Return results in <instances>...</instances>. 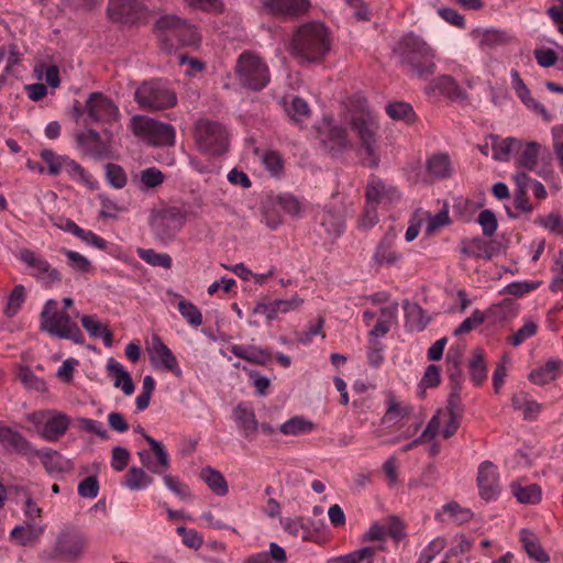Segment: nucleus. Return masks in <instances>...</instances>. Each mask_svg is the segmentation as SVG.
<instances>
[{"instance_id":"nucleus-1","label":"nucleus","mask_w":563,"mask_h":563,"mask_svg":"<svg viewBox=\"0 0 563 563\" xmlns=\"http://www.w3.org/2000/svg\"><path fill=\"white\" fill-rule=\"evenodd\" d=\"M332 38L330 30L319 21L299 25L292 34L291 54L301 63L317 64L330 53Z\"/></svg>"},{"instance_id":"nucleus-2","label":"nucleus","mask_w":563,"mask_h":563,"mask_svg":"<svg viewBox=\"0 0 563 563\" xmlns=\"http://www.w3.org/2000/svg\"><path fill=\"white\" fill-rule=\"evenodd\" d=\"M395 54L401 65L419 79H428L437 71V51L422 36L408 32L397 42Z\"/></svg>"},{"instance_id":"nucleus-3","label":"nucleus","mask_w":563,"mask_h":563,"mask_svg":"<svg viewBox=\"0 0 563 563\" xmlns=\"http://www.w3.org/2000/svg\"><path fill=\"white\" fill-rule=\"evenodd\" d=\"M155 30L161 47L167 52L174 49L177 44L196 46L201 38L195 25L173 14L161 16L155 24Z\"/></svg>"},{"instance_id":"nucleus-4","label":"nucleus","mask_w":563,"mask_h":563,"mask_svg":"<svg viewBox=\"0 0 563 563\" xmlns=\"http://www.w3.org/2000/svg\"><path fill=\"white\" fill-rule=\"evenodd\" d=\"M57 301L48 299L41 312V329L52 336L73 341L82 345L85 336L76 322L66 311L57 310Z\"/></svg>"},{"instance_id":"nucleus-5","label":"nucleus","mask_w":563,"mask_h":563,"mask_svg":"<svg viewBox=\"0 0 563 563\" xmlns=\"http://www.w3.org/2000/svg\"><path fill=\"white\" fill-rule=\"evenodd\" d=\"M351 128L357 134L363 151V163L367 167H376L379 163L377 154V133L378 122L367 108H362L360 112L353 114Z\"/></svg>"},{"instance_id":"nucleus-6","label":"nucleus","mask_w":563,"mask_h":563,"mask_svg":"<svg viewBox=\"0 0 563 563\" xmlns=\"http://www.w3.org/2000/svg\"><path fill=\"white\" fill-rule=\"evenodd\" d=\"M235 75L243 87L254 91L264 89L271 81L266 62L252 51H244L239 56Z\"/></svg>"},{"instance_id":"nucleus-7","label":"nucleus","mask_w":563,"mask_h":563,"mask_svg":"<svg viewBox=\"0 0 563 563\" xmlns=\"http://www.w3.org/2000/svg\"><path fill=\"white\" fill-rule=\"evenodd\" d=\"M134 99L141 109L159 111L176 106V92L166 81L153 79L141 84L134 92Z\"/></svg>"},{"instance_id":"nucleus-8","label":"nucleus","mask_w":563,"mask_h":563,"mask_svg":"<svg viewBox=\"0 0 563 563\" xmlns=\"http://www.w3.org/2000/svg\"><path fill=\"white\" fill-rule=\"evenodd\" d=\"M195 141L200 152L219 156L227 152L229 146V133L225 126L219 122L200 119L195 124Z\"/></svg>"},{"instance_id":"nucleus-9","label":"nucleus","mask_w":563,"mask_h":563,"mask_svg":"<svg viewBox=\"0 0 563 563\" xmlns=\"http://www.w3.org/2000/svg\"><path fill=\"white\" fill-rule=\"evenodd\" d=\"M36 433L47 442H57L70 427V417L56 409L37 410L29 415Z\"/></svg>"},{"instance_id":"nucleus-10","label":"nucleus","mask_w":563,"mask_h":563,"mask_svg":"<svg viewBox=\"0 0 563 563\" xmlns=\"http://www.w3.org/2000/svg\"><path fill=\"white\" fill-rule=\"evenodd\" d=\"M130 129L135 136L155 146L173 145L176 131L173 125L163 123L146 115H134Z\"/></svg>"},{"instance_id":"nucleus-11","label":"nucleus","mask_w":563,"mask_h":563,"mask_svg":"<svg viewBox=\"0 0 563 563\" xmlns=\"http://www.w3.org/2000/svg\"><path fill=\"white\" fill-rule=\"evenodd\" d=\"M187 220L185 210L178 207H169L155 210L150 217V227L153 235L163 243H169L176 239Z\"/></svg>"},{"instance_id":"nucleus-12","label":"nucleus","mask_w":563,"mask_h":563,"mask_svg":"<svg viewBox=\"0 0 563 563\" xmlns=\"http://www.w3.org/2000/svg\"><path fill=\"white\" fill-rule=\"evenodd\" d=\"M146 352L150 363L155 369L170 372L178 378L183 376L177 357L159 335L153 334L151 336L146 342Z\"/></svg>"},{"instance_id":"nucleus-13","label":"nucleus","mask_w":563,"mask_h":563,"mask_svg":"<svg viewBox=\"0 0 563 563\" xmlns=\"http://www.w3.org/2000/svg\"><path fill=\"white\" fill-rule=\"evenodd\" d=\"M86 111L90 122L108 123L117 122L119 109L111 99L100 92H92L86 101Z\"/></svg>"},{"instance_id":"nucleus-14","label":"nucleus","mask_w":563,"mask_h":563,"mask_svg":"<svg viewBox=\"0 0 563 563\" xmlns=\"http://www.w3.org/2000/svg\"><path fill=\"white\" fill-rule=\"evenodd\" d=\"M365 197L369 206L388 207L399 201L401 195L393 184L371 175L367 180Z\"/></svg>"},{"instance_id":"nucleus-15","label":"nucleus","mask_w":563,"mask_h":563,"mask_svg":"<svg viewBox=\"0 0 563 563\" xmlns=\"http://www.w3.org/2000/svg\"><path fill=\"white\" fill-rule=\"evenodd\" d=\"M21 261L31 268V275L49 287L62 280L60 273L54 268L44 257L37 255L31 250H23L20 255Z\"/></svg>"},{"instance_id":"nucleus-16","label":"nucleus","mask_w":563,"mask_h":563,"mask_svg":"<svg viewBox=\"0 0 563 563\" xmlns=\"http://www.w3.org/2000/svg\"><path fill=\"white\" fill-rule=\"evenodd\" d=\"M87 545V538L75 530L62 531L56 540L55 555L68 562L77 561L84 553Z\"/></svg>"},{"instance_id":"nucleus-17","label":"nucleus","mask_w":563,"mask_h":563,"mask_svg":"<svg viewBox=\"0 0 563 563\" xmlns=\"http://www.w3.org/2000/svg\"><path fill=\"white\" fill-rule=\"evenodd\" d=\"M477 486L479 496L487 500H495L500 493L499 474L497 467L490 461L479 464L477 471Z\"/></svg>"},{"instance_id":"nucleus-18","label":"nucleus","mask_w":563,"mask_h":563,"mask_svg":"<svg viewBox=\"0 0 563 563\" xmlns=\"http://www.w3.org/2000/svg\"><path fill=\"white\" fill-rule=\"evenodd\" d=\"M31 456L38 457L47 474L55 478L63 477L74 468V464L69 459L53 449L38 450L35 448Z\"/></svg>"},{"instance_id":"nucleus-19","label":"nucleus","mask_w":563,"mask_h":563,"mask_svg":"<svg viewBox=\"0 0 563 563\" xmlns=\"http://www.w3.org/2000/svg\"><path fill=\"white\" fill-rule=\"evenodd\" d=\"M318 132L321 142L331 152L339 153L351 146L346 130L333 124L332 121L327 118L318 126Z\"/></svg>"},{"instance_id":"nucleus-20","label":"nucleus","mask_w":563,"mask_h":563,"mask_svg":"<svg viewBox=\"0 0 563 563\" xmlns=\"http://www.w3.org/2000/svg\"><path fill=\"white\" fill-rule=\"evenodd\" d=\"M511 87L516 92L520 101L526 106L528 110L534 114L541 117L544 121L550 122L552 120L551 113L544 108V106L534 99L531 95L530 89L527 87L518 70H510Z\"/></svg>"},{"instance_id":"nucleus-21","label":"nucleus","mask_w":563,"mask_h":563,"mask_svg":"<svg viewBox=\"0 0 563 563\" xmlns=\"http://www.w3.org/2000/svg\"><path fill=\"white\" fill-rule=\"evenodd\" d=\"M239 433L247 441L254 440L260 423L256 419L253 406L250 402H240L232 411Z\"/></svg>"},{"instance_id":"nucleus-22","label":"nucleus","mask_w":563,"mask_h":563,"mask_svg":"<svg viewBox=\"0 0 563 563\" xmlns=\"http://www.w3.org/2000/svg\"><path fill=\"white\" fill-rule=\"evenodd\" d=\"M143 7L135 0H109L110 20L121 23H135L142 16Z\"/></svg>"},{"instance_id":"nucleus-23","label":"nucleus","mask_w":563,"mask_h":563,"mask_svg":"<svg viewBox=\"0 0 563 563\" xmlns=\"http://www.w3.org/2000/svg\"><path fill=\"white\" fill-rule=\"evenodd\" d=\"M303 300L295 295L289 299H276L271 302H257L253 310V314H263L267 321L275 320L279 313H287L296 310L301 306Z\"/></svg>"},{"instance_id":"nucleus-24","label":"nucleus","mask_w":563,"mask_h":563,"mask_svg":"<svg viewBox=\"0 0 563 563\" xmlns=\"http://www.w3.org/2000/svg\"><path fill=\"white\" fill-rule=\"evenodd\" d=\"M0 443L5 450L24 456H31L35 450L33 444L20 431L4 426L1 421Z\"/></svg>"},{"instance_id":"nucleus-25","label":"nucleus","mask_w":563,"mask_h":563,"mask_svg":"<svg viewBox=\"0 0 563 563\" xmlns=\"http://www.w3.org/2000/svg\"><path fill=\"white\" fill-rule=\"evenodd\" d=\"M401 260L402 254L397 249L396 235L394 233L385 234L373 254V261L379 266L394 267Z\"/></svg>"},{"instance_id":"nucleus-26","label":"nucleus","mask_w":563,"mask_h":563,"mask_svg":"<svg viewBox=\"0 0 563 563\" xmlns=\"http://www.w3.org/2000/svg\"><path fill=\"white\" fill-rule=\"evenodd\" d=\"M542 146L536 141L525 142L520 140V146L515 152V165L519 169L528 172H536L542 176L540 170H537L538 159L541 156Z\"/></svg>"},{"instance_id":"nucleus-27","label":"nucleus","mask_w":563,"mask_h":563,"mask_svg":"<svg viewBox=\"0 0 563 563\" xmlns=\"http://www.w3.org/2000/svg\"><path fill=\"white\" fill-rule=\"evenodd\" d=\"M264 10L274 15L296 16L306 13L309 0H260Z\"/></svg>"},{"instance_id":"nucleus-28","label":"nucleus","mask_w":563,"mask_h":563,"mask_svg":"<svg viewBox=\"0 0 563 563\" xmlns=\"http://www.w3.org/2000/svg\"><path fill=\"white\" fill-rule=\"evenodd\" d=\"M77 142L85 153L93 158L102 159L110 156V146L106 144L100 134L92 130L86 131L77 135Z\"/></svg>"},{"instance_id":"nucleus-29","label":"nucleus","mask_w":563,"mask_h":563,"mask_svg":"<svg viewBox=\"0 0 563 563\" xmlns=\"http://www.w3.org/2000/svg\"><path fill=\"white\" fill-rule=\"evenodd\" d=\"M474 514L470 508L462 507L456 501H450L441 507L434 518L441 522H453L461 526L470 522Z\"/></svg>"},{"instance_id":"nucleus-30","label":"nucleus","mask_w":563,"mask_h":563,"mask_svg":"<svg viewBox=\"0 0 563 563\" xmlns=\"http://www.w3.org/2000/svg\"><path fill=\"white\" fill-rule=\"evenodd\" d=\"M428 176L433 180H442L453 175L454 168L448 154L437 153L431 155L426 163Z\"/></svg>"},{"instance_id":"nucleus-31","label":"nucleus","mask_w":563,"mask_h":563,"mask_svg":"<svg viewBox=\"0 0 563 563\" xmlns=\"http://www.w3.org/2000/svg\"><path fill=\"white\" fill-rule=\"evenodd\" d=\"M107 371L113 377V386L115 388H120L126 396H131L134 393L135 386L130 373L115 358L110 357L107 361Z\"/></svg>"},{"instance_id":"nucleus-32","label":"nucleus","mask_w":563,"mask_h":563,"mask_svg":"<svg viewBox=\"0 0 563 563\" xmlns=\"http://www.w3.org/2000/svg\"><path fill=\"white\" fill-rule=\"evenodd\" d=\"M424 92L429 96L444 95L450 98H459L462 96V88L450 75H441L426 86Z\"/></svg>"},{"instance_id":"nucleus-33","label":"nucleus","mask_w":563,"mask_h":563,"mask_svg":"<svg viewBox=\"0 0 563 563\" xmlns=\"http://www.w3.org/2000/svg\"><path fill=\"white\" fill-rule=\"evenodd\" d=\"M318 220L328 239H336L344 231V220L342 216L331 208H323L318 213Z\"/></svg>"},{"instance_id":"nucleus-34","label":"nucleus","mask_w":563,"mask_h":563,"mask_svg":"<svg viewBox=\"0 0 563 563\" xmlns=\"http://www.w3.org/2000/svg\"><path fill=\"white\" fill-rule=\"evenodd\" d=\"M489 139L492 141V156L497 162H508L511 155L515 157V152L520 146V139L517 137L501 139L492 134Z\"/></svg>"},{"instance_id":"nucleus-35","label":"nucleus","mask_w":563,"mask_h":563,"mask_svg":"<svg viewBox=\"0 0 563 563\" xmlns=\"http://www.w3.org/2000/svg\"><path fill=\"white\" fill-rule=\"evenodd\" d=\"M563 372V362L559 358L549 360L544 365L533 369L529 379L537 385H545L556 379Z\"/></svg>"},{"instance_id":"nucleus-36","label":"nucleus","mask_w":563,"mask_h":563,"mask_svg":"<svg viewBox=\"0 0 563 563\" xmlns=\"http://www.w3.org/2000/svg\"><path fill=\"white\" fill-rule=\"evenodd\" d=\"M398 303L394 302L389 306L383 307L379 311V318L375 327L369 331L371 341L377 340L386 335L393 323L397 319Z\"/></svg>"},{"instance_id":"nucleus-37","label":"nucleus","mask_w":563,"mask_h":563,"mask_svg":"<svg viewBox=\"0 0 563 563\" xmlns=\"http://www.w3.org/2000/svg\"><path fill=\"white\" fill-rule=\"evenodd\" d=\"M460 251L464 258H483L486 261L492 258L489 244L482 238L463 240L460 245Z\"/></svg>"},{"instance_id":"nucleus-38","label":"nucleus","mask_w":563,"mask_h":563,"mask_svg":"<svg viewBox=\"0 0 563 563\" xmlns=\"http://www.w3.org/2000/svg\"><path fill=\"white\" fill-rule=\"evenodd\" d=\"M520 542L528 556L538 563H547L550 561V556L545 553L541 547L537 536L528 530H520Z\"/></svg>"},{"instance_id":"nucleus-39","label":"nucleus","mask_w":563,"mask_h":563,"mask_svg":"<svg viewBox=\"0 0 563 563\" xmlns=\"http://www.w3.org/2000/svg\"><path fill=\"white\" fill-rule=\"evenodd\" d=\"M412 412V407L409 404L400 401L396 395L389 391L386 396V411L384 421L389 423H397Z\"/></svg>"},{"instance_id":"nucleus-40","label":"nucleus","mask_w":563,"mask_h":563,"mask_svg":"<svg viewBox=\"0 0 563 563\" xmlns=\"http://www.w3.org/2000/svg\"><path fill=\"white\" fill-rule=\"evenodd\" d=\"M63 172H65L73 180L81 184L90 190L98 188L97 179L88 173L81 165L76 161L69 158L64 161Z\"/></svg>"},{"instance_id":"nucleus-41","label":"nucleus","mask_w":563,"mask_h":563,"mask_svg":"<svg viewBox=\"0 0 563 563\" xmlns=\"http://www.w3.org/2000/svg\"><path fill=\"white\" fill-rule=\"evenodd\" d=\"M153 484V477L142 467L132 466L126 472L122 485L130 490H143Z\"/></svg>"},{"instance_id":"nucleus-42","label":"nucleus","mask_w":563,"mask_h":563,"mask_svg":"<svg viewBox=\"0 0 563 563\" xmlns=\"http://www.w3.org/2000/svg\"><path fill=\"white\" fill-rule=\"evenodd\" d=\"M200 477L217 496L222 497L229 493L228 483L219 471L207 466L201 470Z\"/></svg>"},{"instance_id":"nucleus-43","label":"nucleus","mask_w":563,"mask_h":563,"mask_svg":"<svg viewBox=\"0 0 563 563\" xmlns=\"http://www.w3.org/2000/svg\"><path fill=\"white\" fill-rule=\"evenodd\" d=\"M313 430L314 423L302 416H295L279 427V431L285 435L307 434Z\"/></svg>"},{"instance_id":"nucleus-44","label":"nucleus","mask_w":563,"mask_h":563,"mask_svg":"<svg viewBox=\"0 0 563 563\" xmlns=\"http://www.w3.org/2000/svg\"><path fill=\"white\" fill-rule=\"evenodd\" d=\"M512 407L515 410H521L523 419L534 420L541 411V405L527 394H519L512 397Z\"/></svg>"},{"instance_id":"nucleus-45","label":"nucleus","mask_w":563,"mask_h":563,"mask_svg":"<svg viewBox=\"0 0 563 563\" xmlns=\"http://www.w3.org/2000/svg\"><path fill=\"white\" fill-rule=\"evenodd\" d=\"M286 112L290 120L300 128L311 114L308 102L301 97H294L290 104L286 106Z\"/></svg>"},{"instance_id":"nucleus-46","label":"nucleus","mask_w":563,"mask_h":563,"mask_svg":"<svg viewBox=\"0 0 563 563\" xmlns=\"http://www.w3.org/2000/svg\"><path fill=\"white\" fill-rule=\"evenodd\" d=\"M388 117L395 121H402L407 124L416 119V113L411 104L405 101L390 102L385 107Z\"/></svg>"},{"instance_id":"nucleus-47","label":"nucleus","mask_w":563,"mask_h":563,"mask_svg":"<svg viewBox=\"0 0 563 563\" xmlns=\"http://www.w3.org/2000/svg\"><path fill=\"white\" fill-rule=\"evenodd\" d=\"M137 256L146 264L153 267H163L169 269L173 265V260L167 253H158L154 249L139 247L136 250Z\"/></svg>"},{"instance_id":"nucleus-48","label":"nucleus","mask_w":563,"mask_h":563,"mask_svg":"<svg viewBox=\"0 0 563 563\" xmlns=\"http://www.w3.org/2000/svg\"><path fill=\"white\" fill-rule=\"evenodd\" d=\"M276 202L285 213L292 218L301 217V213L306 209V202L291 194L279 195L276 199Z\"/></svg>"},{"instance_id":"nucleus-49","label":"nucleus","mask_w":563,"mask_h":563,"mask_svg":"<svg viewBox=\"0 0 563 563\" xmlns=\"http://www.w3.org/2000/svg\"><path fill=\"white\" fill-rule=\"evenodd\" d=\"M177 309L189 325L198 328L202 324V313L191 301L180 298L177 302Z\"/></svg>"},{"instance_id":"nucleus-50","label":"nucleus","mask_w":563,"mask_h":563,"mask_svg":"<svg viewBox=\"0 0 563 563\" xmlns=\"http://www.w3.org/2000/svg\"><path fill=\"white\" fill-rule=\"evenodd\" d=\"M511 492L521 504H537L541 499V489L536 484L527 486L512 484Z\"/></svg>"},{"instance_id":"nucleus-51","label":"nucleus","mask_w":563,"mask_h":563,"mask_svg":"<svg viewBox=\"0 0 563 563\" xmlns=\"http://www.w3.org/2000/svg\"><path fill=\"white\" fill-rule=\"evenodd\" d=\"M165 180V175L157 167H147L139 175L140 188L142 190L154 189Z\"/></svg>"},{"instance_id":"nucleus-52","label":"nucleus","mask_w":563,"mask_h":563,"mask_svg":"<svg viewBox=\"0 0 563 563\" xmlns=\"http://www.w3.org/2000/svg\"><path fill=\"white\" fill-rule=\"evenodd\" d=\"M441 382V373L440 368L437 365L427 366L424 374L418 384L417 394L420 398L426 397V390L428 388L437 387Z\"/></svg>"},{"instance_id":"nucleus-53","label":"nucleus","mask_w":563,"mask_h":563,"mask_svg":"<svg viewBox=\"0 0 563 563\" xmlns=\"http://www.w3.org/2000/svg\"><path fill=\"white\" fill-rule=\"evenodd\" d=\"M404 309L406 312V322L411 329L421 331L427 327L428 320L424 318L420 306L406 302Z\"/></svg>"},{"instance_id":"nucleus-54","label":"nucleus","mask_w":563,"mask_h":563,"mask_svg":"<svg viewBox=\"0 0 563 563\" xmlns=\"http://www.w3.org/2000/svg\"><path fill=\"white\" fill-rule=\"evenodd\" d=\"M134 431L142 434V437L145 439V441L150 444L152 451L154 452L156 457H158V463L164 468H169L170 460H169V455H168L167 451L165 450L164 445L156 439L148 435L141 426H137L136 428H134Z\"/></svg>"},{"instance_id":"nucleus-55","label":"nucleus","mask_w":563,"mask_h":563,"mask_svg":"<svg viewBox=\"0 0 563 563\" xmlns=\"http://www.w3.org/2000/svg\"><path fill=\"white\" fill-rule=\"evenodd\" d=\"M24 301H25V288L23 285H16L8 297V300H7L4 310H3L4 314L9 318L14 317L21 309Z\"/></svg>"},{"instance_id":"nucleus-56","label":"nucleus","mask_w":563,"mask_h":563,"mask_svg":"<svg viewBox=\"0 0 563 563\" xmlns=\"http://www.w3.org/2000/svg\"><path fill=\"white\" fill-rule=\"evenodd\" d=\"M106 179L108 184L114 189H122L128 183V176L124 169L113 163L104 166Z\"/></svg>"},{"instance_id":"nucleus-57","label":"nucleus","mask_w":563,"mask_h":563,"mask_svg":"<svg viewBox=\"0 0 563 563\" xmlns=\"http://www.w3.org/2000/svg\"><path fill=\"white\" fill-rule=\"evenodd\" d=\"M470 374L475 385H481L487 377V367L481 351L475 352L470 361Z\"/></svg>"},{"instance_id":"nucleus-58","label":"nucleus","mask_w":563,"mask_h":563,"mask_svg":"<svg viewBox=\"0 0 563 563\" xmlns=\"http://www.w3.org/2000/svg\"><path fill=\"white\" fill-rule=\"evenodd\" d=\"M488 314L494 321H505L517 314V308L512 300L505 299L500 303L492 306L488 310Z\"/></svg>"},{"instance_id":"nucleus-59","label":"nucleus","mask_w":563,"mask_h":563,"mask_svg":"<svg viewBox=\"0 0 563 563\" xmlns=\"http://www.w3.org/2000/svg\"><path fill=\"white\" fill-rule=\"evenodd\" d=\"M538 331V324L532 319H526L521 328H519L508 341L512 346H519L528 339L536 335Z\"/></svg>"},{"instance_id":"nucleus-60","label":"nucleus","mask_w":563,"mask_h":563,"mask_svg":"<svg viewBox=\"0 0 563 563\" xmlns=\"http://www.w3.org/2000/svg\"><path fill=\"white\" fill-rule=\"evenodd\" d=\"M534 222L552 233L563 235V217L560 213L551 212L547 216H540Z\"/></svg>"},{"instance_id":"nucleus-61","label":"nucleus","mask_w":563,"mask_h":563,"mask_svg":"<svg viewBox=\"0 0 563 563\" xmlns=\"http://www.w3.org/2000/svg\"><path fill=\"white\" fill-rule=\"evenodd\" d=\"M40 156L47 164L49 175L56 176L63 172L67 156L56 155L52 150L41 151Z\"/></svg>"},{"instance_id":"nucleus-62","label":"nucleus","mask_w":563,"mask_h":563,"mask_svg":"<svg viewBox=\"0 0 563 563\" xmlns=\"http://www.w3.org/2000/svg\"><path fill=\"white\" fill-rule=\"evenodd\" d=\"M486 320V316L478 309H475L473 313L467 317L454 331V335H462L471 332Z\"/></svg>"},{"instance_id":"nucleus-63","label":"nucleus","mask_w":563,"mask_h":563,"mask_svg":"<svg viewBox=\"0 0 563 563\" xmlns=\"http://www.w3.org/2000/svg\"><path fill=\"white\" fill-rule=\"evenodd\" d=\"M63 254L66 256L67 263L73 269L79 273H88L91 271V262L80 253L71 250H64Z\"/></svg>"},{"instance_id":"nucleus-64","label":"nucleus","mask_w":563,"mask_h":563,"mask_svg":"<svg viewBox=\"0 0 563 563\" xmlns=\"http://www.w3.org/2000/svg\"><path fill=\"white\" fill-rule=\"evenodd\" d=\"M265 168L273 175L278 176L283 170V161L278 153L267 151L260 156Z\"/></svg>"}]
</instances>
